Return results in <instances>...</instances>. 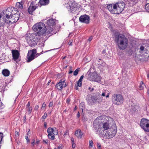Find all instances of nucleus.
<instances>
[{"label":"nucleus","mask_w":149,"mask_h":149,"mask_svg":"<svg viewBox=\"0 0 149 149\" xmlns=\"http://www.w3.org/2000/svg\"><path fill=\"white\" fill-rule=\"evenodd\" d=\"M71 141L72 142V143H74V139L73 137H72L71 138Z\"/></svg>","instance_id":"obj_56"},{"label":"nucleus","mask_w":149,"mask_h":149,"mask_svg":"<svg viewBox=\"0 0 149 149\" xmlns=\"http://www.w3.org/2000/svg\"><path fill=\"white\" fill-rule=\"evenodd\" d=\"M97 102L100 103L102 102L103 97L101 96H99L97 97Z\"/></svg>","instance_id":"obj_27"},{"label":"nucleus","mask_w":149,"mask_h":149,"mask_svg":"<svg viewBox=\"0 0 149 149\" xmlns=\"http://www.w3.org/2000/svg\"><path fill=\"white\" fill-rule=\"evenodd\" d=\"M97 147L98 148H100L101 146L100 143H97Z\"/></svg>","instance_id":"obj_55"},{"label":"nucleus","mask_w":149,"mask_h":149,"mask_svg":"<svg viewBox=\"0 0 149 149\" xmlns=\"http://www.w3.org/2000/svg\"><path fill=\"white\" fill-rule=\"evenodd\" d=\"M62 144H61L60 145L58 146V149H62Z\"/></svg>","instance_id":"obj_46"},{"label":"nucleus","mask_w":149,"mask_h":149,"mask_svg":"<svg viewBox=\"0 0 149 149\" xmlns=\"http://www.w3.org/2000/svg\"><path fill=\"white\" fill-rule=\"evenodd\" d=\"M143 51L146 54H148V56H146L144 58H142L140 59L141 61L143 62L144 61H147L148 59L149 56V46L148 45L146 47L142 46L140 47L139 52L140 53H141L143 52Z\"/></svg>","instance_id":"obj_11"},{"label":"nucleus","mask_w":149,"mask_h":149,"mask_svg":"<svg viewBox=\"0 0 149 149\" xmlns=\"http://www.w3.org/2000/svg\"><path fill=\"white\" fill-rule=\"evenodd\" d=\"M114 41L116 43H118V48L120 49H125L127 46L128 39L124 35L119 33H115Z\"/></svg>","instance_id":"obj_3"},{"label":"nucleus","mask_w":149,"mask_h":149,"mask_svg":"<svg viewBox=\"0 0 149 149\" xmlns=\"http://www.w3.org/2000/svg\"><path fill=\"white\" fill-rule=\"evenodd\" d=\"M42 52L41 53H42ZM41 54L42 53H39L37 54H36H36H35V58L38 57V56H40V54Z\"/></svg>","instance_id":"obj_42"},{"label":"nucleus","mask_w":149,"mask_h":149,"mask_svg":"<svg viewBox=\"0 0 149 149\" xmlns=\"http://www.w3.org/2000/svg\"><path fill=\"white\" fill-rule=\"evenodd\" d=\"M3 137V133L0 132V141H2Z\"/></svg>","instance_id":"obj_35"},{"label":"nucleus","mask_w":149,"mask_h":149,"mask_svg":"<svg viewBox=\"0 0 149 149\" xmlns=\"http://www.w3.org/2000/svg\"><path fill=\"white\" fill-rule=\"evenodd\" d=\"M4 107V105L3 104L1 101L0 100V109Z\"/></svg>","instance_id":"obj_34"},{"label":"nucleus","mask_w":149,"mask_h":149,"mask_svg":"<svg viewBox=\"0 0 149 149\" xmlns=\"http://www.w3.org/2000/svg\"><path fill=\"white\" fill-rule=\"evenodd\" d=\"M80 116V113L79 112H78L77 114V117H78V118H79Z\"/></svg>","instance_id":"obj_59"},{"label":"nucleus","mask_w":149,"mask_h":149,"mask_svg":"<svg viewBox=\"0 0 149 149\" xmlns=\"http://www.w3.org/2000/svg\"><path fill=\"white\" fill-rule=\"evenodd\" d=\"M44 126L46 128L47 127V123L46 122H44Z\"/></svg>","instance_id":"obj_61"},{"label":"nucleus","mask_w":149,"mask_h":149,"mask_svg":"<svg viewBox=\"0 0 149 149\" xmlns=\"http://www.w3.org/2000/svg\"><path fill=\"white\" fill-rule=\"evenodd\" d=\"M15 135L16 136H17L18 137L19 135V132L16 131L15 132Z\"/></svg>","instance_id":"obj_51"},{"label":"nucleus","mask_w":149,"mask_h":149,"mask_svg":"<svg viewBox=\"0 0 149 149\" xmlns=\"http://www.w3.org/2000/svg\"><path fill=\"white\" fill-rule=\"evenodd\" d=\"M89 146L90 147H91V148H92L93 146V141L92 140H90L89 141Z\"/></svg>","instance_id":"obj_37"},{"label":"nucleus","mask_w":149,"mask_h":149,"mask_svg":"<svg viewBox=\"0 0 149 149\" xmlns=\"http://www.w3.org/2000/svg\"><path fill=\"white\" fill-rule=\"evenodd\" d=\"M111 124L109 122V120H108L107 121V122H105L103 123H102V127L103 128V130H104V131L106 132L107 131V130H109L110 128L109 127H111Z\"/></svg>","instance_id":"obj_17"},{"label":"nucleus","mask_w":149,"mask_h":149,"mask_svg":"<svg viewBox=\"0 0 149 149\" xmlns=\"http://www.w3.org/2000/svg\"><path fill=\"white\" fill-rule=\"evenodd\" d=\"M117 132L116 126L114 124L111 126V127L106 132L105 131L104 132L101 136L109 139L114 137L116 134Z\"/></svg>","instance_id":"obj_5"},{"label":"nucleus","mask_w":149,"mask_h":149,"mask_svg":"<svg viewBox=\"0 0 149 149\" xmlns=\"http://www.w3.org/2000/svg\"><path fill=\"white\" fill-rule=\"evenodd\" d=\"M26 39L30 46L33 47L37 45V42L35 39H34L31 37H27Z\"/></svg>","instance_id":"obj_15"},{"label":"nucleus","mask_w":149,"mask_h":149,"mask_svg":"<svg viewBox=\"0 0 149 149\" xmlns=\"http://www.w3.org/2000/svg\"><path fill=\"white\" fill-rule=\"evenodd\" d=\"M75 134L78 138H81L82 136V133L81 132L80 130H78L76 131Z\"/></svg>","instance_id":"obj_21"},{"label":"nucleus","mask_w":149,"mask_h":149,"mask_svg":"<svg viewBox=\"0 0 149 149\" xmlns=\"http://www.w3.org/2000/svg\"><path fill=\"white\" fill-rule=\"evenodd\" d=\"M140 125L145 132H149V120L144 118H142Z\"/></svg>","instance_id":"obj_8"},{"label":"nucleus","mask_w":149,"mask_h":149,"mask_svg":"<svg viewBox=\"0 0 149 149\" xmlns=\"http://www.w3.org/2000/svg\"><path fill=\"white\" fill-rule=\"evenodd\" d=\"M87 101L88 103L89 104H92L91 99H87Z\"/></svg>","instance_id":"obj_36"},{"label":"nucleus","mask_w":149,"mask_h":149,"mask_svg":"<svg viewBox=\"0 0 149 149\" xmlns=\"http://www.w3.org/2000/svg\"><path fill=\"white\" fill-rule=\"evenodd\" d=\"M30 104H31L30 102L29 101L27 105H26V107H31V106H30Z\"/></svg>","instance_id":"obj_40"},{"label":"nucleus","mask_w":149,"mask_h":149,"mask_svg":"<svg viewBox=\"0 0 149 149\" xmlns=\"http://www.w3.org/2000/svg\"><path fill=\"white\" fill-rule=\"evenodd\" d=\"M47 23L48 26H46L45 24L42 22L36 23L33 26L32 29L35 32L36 36H41L46 32L48 34L51 33L53 30V26L55 24L54 20L53 19H49L47 21Z\"/></svg>","instance_id":"obj_1"},{"label":"nucleus","mask_w":149,"mask_h":149,"mask_svg":"<svg viewBox=\"0 0 149 149\" xmlns=\"http://www.w3.org/2000/svg\"><path fill=\"white\" fill-rule=\"evenodd\" d=\"M24 122H25L26 121V116H25L24 117Z\"/></svg>","instance_id":"obj_63"},{"label":"nucleus","mask_w":149,"mask_h":149,"mask_svg":"<svg viewBox=\"0 0 149 149\" xmlns=\"http://www.w3.org/2000/svg\"><path fill=\"white\" fill-rule=\"evenodd\" d=\"M112 100L113 104L117 105L122 104L124 101L123 96L119 94H114L113 95Z\"/></svg>","instance_id":"obj_7"},{"label":"nucleus","mask_w":149,"mask_h":149,"mask_svg":"<svg viewBox=\"0 0 149 149\" xmlns=\"http://www.w3.org/2000/svg\"><path fill=\"white\" fill-rule=\"evenodd\" d=\"M88 75V79L91 81H94L99 82L101 79V77L98 75L96 72H90L89 74H87Z\"/></svg>","instance_id":"obj_9"},{"label":"nucleus","mask_w":149,"mask_h":149,"mask_svg":"<svg viewBox=\"0 0 149 149\" xmlns=\"http://www.w3.org/2000/svg\"><path fill=\"white\" fill-rule=\"evenodd\" d=\"M107 7V9L109 11H111L112 13L114 14V10H113V9H114V5H113V6L112 4H110L108 5Z\"/></svg>","instance_id":"obj_22"},{"label":"nucleus","mask_w":149,"mask_h":149,"mask_svg":"<svg viewBox=\"0 0 149 149\" xmlns=\"http://www.w3.org/2000/svg\"><path fill=\"white\" fill-rule=\"evenodd\" d=\"M126 3V6H132L134 4H136L138 0H124Z\"/></svg>","instance_id":"obj_18"},{"label":"nucleus","mask_w":149,"mask_h":149,"mask_svg":"<svg viewBox=\"0 0 149 149\" xmlns=\"http://www.w3.org/2000/svg\"><path fill=\"white\" fill-rule=\"evenodd\" d=\"M91 100L93 103H94L97 102V97L94 96H92L91 97Z\"/></svg>","instance_id":"obj_28"},{"label":"nucleus","mask_w":149,"mask_h":149,"mask_svg":"<svg viewBox=\"0 0 149 149\" xmlns=\"http://www.w3.org/2000/svg\"><path fill=\"white\" fill-rule=\"evenodd\" d=\"M61 80H63L62 81H63L64 80V81L62 82V83L63 84V87L65 88L67 86V84L66 83V82H65V79L64 78H63Z\"/></svg>","instance_id":"obj_31"},{"label":"nucleus","mask_w":149,"mask_h":149,"mask_svg":"<svg viewBox=\"0 0 149 149\" xmlns=\"http://www.w3.org/2000/svg\"><path fill=\"white\" fill-rule=\"evenodd\" d=\"M70 98H68L67 99V100L66 102L68 104H69V102H70Z\"/></svg>","instance_id":"obj_54"},{"label":"nucleus","mask_w":149,"mask_h":149,"mask_svg":"<svg viewBox=\"0 0 149 149\" xmlns=\"http://www.w3.org/2000/svg\"><path fill=\"white\" fill-rule=\"evenodd\" d=\"M2 73L4 76L7 77L9 76L10 72L8 69H4L2 70Z\"/></svg>","instance_id":"obj_25"},{"label":"nucleus","mask_w":149,"mask_h":149,"mask_svg":"<svg viewBox=\"0 0 149 149\" xmlns=\"http://www.w3.org/2000/svg\"><path fill=\"white\" fill-rule=\"evenodd\" d=\"M125 6H126V3L123 1L118 2L114 4V14H118L120 13L123 10Z\"/></svg>","instance_id":"obj_6"},{"label":"nucleus","mask_w":149,"mask_h":149,"mask_svg":"<svg viewBox=\"0 0 149 149\" xmlns=\"http://www.w3.org/2000/svg\"><path fill=\"white\" fill-rule=\"evenodd\" d=\"M89 16L86 14L81 15L79 18V21L81 22L88 24L90 22Z\"/></svg>","instance_id":"obj_14"},{"label":"nucleus","mask_w":149,"mask_h":149,"mask_svg":"<svg viewBox=\"0 0 149 149\" xmlns=\"http://www.w3.org/2000/svg\"><path fill=\"white\" fill-rule=\"evenodd\" d=\"M23 3L22 1H21L20 2H17L16 3L15 6L19 8H20L21 9H22L23 8Z\"/></svg>","instance_id":"obj_23"},{"label":"nucleus","mask_w":149,"mask_h":149,"mask_svg":"<svg viewBox=\"0 0 149 149\" xmlns=\"http://www.w3.org/2000/svg\"><path fill=\"white\" fill-rule=\"evenodd\" d=\"M48 141V140H47L46 141L45 140H43V142H44L46 144H47V143Z\"/></svg>","instance_id":"obj_64"},{"label":"nucleus","mask_w":149,"mask_h":149,"mask_svg":"<svg viewBox=\"0 0 149 149\" xmlns=\"http://www.w3.org/2000/svg\"><path fill=\"white\" fill-rule=\"evenodd\" d=\"M11 10L10 8H8L6 9V16L3 18V22L0 24V27L3 26L5 23L11 24L18 20L19 17V12L17 11L13 15L10 12Z\"/></svg>","instance_id":"obj_2"},{"label":"nucleus","mask_w":149,"mask_h":149,"mask_svg":"<svg viewBox=\"0 0 149 149\" xmlns=\"http://www.w3.org/2000/svg\"><path fill=\"white\" fill-rule=\"evenodd\" d=\"M39 3L41 5H46L49 4V0H40Z\"/></svg>","instance_id":"obj_24"},{"label":"nucleus","mask_w":149,"mask_h":149,"mask_svg":"<svg viewBox=\"0 0 149 149\" xmlns=\"http://www.w3.org/2000/svg\"><path fill=\"white\" fill-rule=\"evenodd\" d=\"M53 103L52 102H51L49 103V107H52L53 105Z\"/></svg>","instance_id":"obj_49"},{"label":"nucleus","mask_w":149,"mask_h":149,"mask_svg":"<svg viewBox=\"0 0 149 149\" xmlns=\"http://www.w3.org/2000/svg\"><path fill=\"white\" fill-rule=\"evenodd\" d=\"M78 8V6H77V4L74 3L71 4V5H69V8L68 9H70L71 11L72 12L77 10Z\"/></svg>","instance_id":"obj_19"},{"label":"nucleus","mask_w":149,"mask_h":149,"mask_svg":"<svg viewBox=\"0 0 149 149\" xmlns=\"http://www.w3.org/2000/svg\"><path fill=\"white\" fill-rule=\"evenodd\" d=\"M46 107V104L45 102L43 103L42 105L41 109H42L43 108H45Z\"/></svg>","instance_id":"obj_44"},{"label":"nucleus","mask_w":149,"mask_h":149,"mask_svg":"<svg viewBox=\"0 0 149 149\" xmlns=\"http://www.w3.org/2000/svg\"><path fill=\"white\" fill-rule=\"evenodd\" d=\"M84 77V76L83 75H82L80 77L79 79V82L82 81V79Z\"/></svg>","instance_id":"obj_41"},{"label":"nucleus","mask_w":149,"mask_h":149,"mask_svg":"<svg viewBox=\"0 0 149 149\" xmlns=\"http://www.w3.org/2000/svg\"><path fill=\"white\" fill-rule=\"evenodd\" d=\"M102 120L101 119V117L97 118L95 120L93 123V127L95 130L97 134H99L101 136L104 130H102Z\"/></svg>","instance_id":"obj_4"},{"label":"nucleus","mask_w":149,"mask_h":149,"mask_svg":"<svg viewBox=\"0 0 149 149\" xmlns=\"http://www.w3.org/2000/svg\"><path fill=\"white\" fill-rule=\"evenodd\" d=\"M35 2L32 1L30 3V6L28 8V12L30 14H32L33 12L36 9L37 7L35 6Z\"/></svg>","instance_id":"obj_16"},{"label":"nucleus","mask_w":149,"mask_h":149,"mask_svg":"<svg viewBox=\"0 0 149 149\" xmlns=\"http://www.w3.org/2000/svg\"><path fill=\"white\" fill-rule=\"evenodd\" d=\"M68 133V131L67 130L65 131L64 132V135H66V134H67V133Z\"/></svg>","instance_id":"obj_60"},{"label":"nucleus","mask_w":149,"mask_h":149,"mask_svg":"<svg viewBox=\"0 0 149 149\" xmlns=\"http://www.w3.org/2000/svg\"><path fill=\"white\" fill-rule=\"evenodd\" d=\"M145 8L146 11L149 13V3L146 4Z\"/></svg>","instance_id":"obj_32"},{"label":"nucleus","mask_w":149,"mask_h":149,"mask_svg":"<svg viewBox=\"0 0 149 149\" xmlns=\"http://www.w3.org/2000/svg\"><path fill=\"white\" fill-rule=\"evenodd\" d=\"M80 70V68H77L74 72L73 75L74 76H77Z\"/></svg>","instance_id":"obj_30"},{"label":"nucleus","mask_w":149,"mask_h":149,"mask_svg":"<svg viewBox=\"0 0 149 149\" xmlns=\"http://www.w3.org/2000/svg\"><path fill=\"white\" fill-rule=\"evenodd\" d=\"M109 94L110 93L107 90H105L102 93L101 96H106V97L107 98L109 97Z\"/></svg>","instance_id":"obj_26"},{"label":"nucleus","mask_w":149,"mask_h":149,"mask_svg":"<svg viewBox=\"0 0 149 149\" xmlns=\"http://www.w3.org/2000/svg\"><path fill=\"white\" fill-rule=\"evenodd\" d=\"M72 41L71 40H70L69 41L68 44L69 45H72Z\"/></svg>","instance_id":"obj_53"},{"label":"nucleus","mask_w":149,"mask_h":149,"mask_svg":"<svg viewBox=\"0 0 149 149\" xmlns=\"http://www.w3.org/2000/svg\"><path fill=\"white\" fill-rule=\"evenodd\" d=\"M144 84L142 81H141L139 86V88L140 90H142L143 89V86Z\"/></svg>","instance_id":"obj_29"},{"label":"nucleus","mask_w":149,"mask_h":149,"mask_svg":"<svg viewBox=\"0 0 149 149\" xmlns=\"http://www.w3.org/2000/svg\"><path fill=\"white\" fill-rule=\"evenodd\" d=\"M77 85L79 87H81L82 85V81L79 82V81L78 80L77 81Z\"/></svg>","instance_id":"obj_38"},{"label":"nucleus","mask_w":149,"mask_h":149,"mask_svg":"<svg viewBox=\"0 0 149 149\" xmlns=\"http://www.w3.org/2000/svg\"><path fill=\"white\" fill-rule=\"evenodd\" d=\"M75 144L74 143H72V148H74L75 147Z\"/></svg>","instance_id":"obj_50"},{"label":"nucleus","mask_w":149,"mask_h":149,"mask_svg":"<svg viewBox=\"0 0 149 149\" xmlns=\"http://www.w3.org/2000/svg\"><path fill=\"white\" fill-rule=\"evenodd\" d=\"M47 116V114L46 113H44V115L42 116V118L43 119H45Z\"/></svg>","instance_id":"obj_39"},{"label":"nucleus","mask_w":149,"mask_h":149,"mask_svg":"<svg viewBox=\"0 0 149 149\" xmlns=\"http://www.w3.org/2000/svg\"><path fill=\"white\" fill-rule=\"evenodd\" d=\"M26 108L28 110V111L29 113V114H30L31 112L32 108V107H26Z\"/></svg>","instance_id":"obj_33"},{"label":"nucleus","mask_w":149,"mask_h":149,"mask_svg":"<svg viewBox=\"0 0 149 149\" xmlns=\"http://www.w3.org/2000/svg\"><path fill=\"white\" fill-rule=\"evenodd\" d=\"M32 141H33L31 143V144L33 146H34L35 144V142L36 140H35V139H33Z\"/></svg>","instance_id":"obj_47"},{"label":"nucleus","mask_w":149,"mask_h":149,"mask_svg":"<svg viewBox=\"0 0 149 149\" xmlns=\"http://www.w3.org/2000/svg\"><path fill=\"white\" fill-rule=\"evenodd\" d=\"M80 106H81L82 107H84V104L83 103H81L80 104Z\"/></svg>","instance_id":"obj_62"},{"label":"nucleus","mask_w":149,"mask_h":149,"mask_svg":"<svg viewBox=\"0 0 149 149\" xmlns=\"http://www.w3.org/2000/svg\"><path fill=\"white\" fill-rule=\"evenodd\" d=\"M39 108V105H36L34 108V110L36 111L37 110H38Z\"/></svg>","instance_id":"obj_43"},{"label":"nucleus","mask_w":149,"mask_h":149,"mask_svg":"<svg viewBox=\"0 0 149 149\" xmlns=\"http://www.w3.org/2000/svg\"><path fill=\"white\" fill-rule=\"evenodd\" d=\"M93 39V37L92 36L90 37L88 39V41L90 42Z\"/></svg>","instance_id":"obj_52"},{"label":"nucleus","mask_w":149,"mask_h":149,"mask_svg":"<svg viewBox=\"0 0 149 149\" xmlns=\"http://www.w3.org/2000/svg\"><path fill=\"white\" fill-rule=\"evenodd\" d=\"M36 52V50L35 49L29 50L26 58L27 62H30L35 58V54Z\"/></svg>","instance_id":"obj_10"},{"label":"nucleus","mask_w":149,"mask_h":149,"mask_svg":"<svg viewBox=\"0 0 149 149\" xmlns=\"http://www.w3.org/2000/svg\"><path fill=\"white\" fill-rule=\"evenodd\" d=\"M39 142H40V140H38V139H37L36 140V143L38 145L39 144Z\"/></svg>","instance_id":"obj_57"},{"label":"nucleus","mask_w":149,"mask_h":149,"mask_svg":"<svg viewBox=\"0 0 149 149\" xmlns=\"http://www.w3.org/2000/svg\"><path fill=\"white\" fill-rule=\"evenodd\" d=\"M62 80H63L60 79L59 82L57 83L55 86V87H56L58 89L60 90H61L63 88V86L62 82L64 81V80L62 81Z\"/></svg>","instance_id":"obj_20"},{"label":"nucleus","mask_w":149,"mask_h":149,"mask_svg":"<svg viewBox=\"0 0 149 149\" xmlns=\"http://www.w3.org/2000/svg\"><path fill=\"white\" fill-rule=\"evenodd\" d=\"M25 139H26L27 142H29L30 141L29 139H28V135L25 136Z\"/></svg>","instance_id":"obj_45"},{"label":"nucleus","mask_w":149,"mask_h":149,"mask_svg":"<svg viewBox=\"0 0 149 149\" xmlns=\"http://www.w3.org/2000/svg\"><path fill=\"white\" fill-rule=\"evenodd\" d=\"M69 74H70L72 73L73 72V71L72 70H70V69H69Z\"/></svg>","instance_id":"obj_58"},{"label":"nucleus","mask_w":149,"mask_h":149,"mask_svg":"<svg viewBox=\"0 0 149 149\" xmlns=\"http://www.w3.org/2000/svg\"><path fill=\"white\" fill-rule=\"evenodd\" d=\"M47 132L48 133V138L51 140H54L55 138L54 135H57L58 134L57 130L55 132V130L53 128L50 127L48 128Z\"/></svg>","instance_id":"obj_12"},{"label":"nucleus","mask_w":149,"mask_h":149,"mask_svg":"<svg viewBox=\"0 0 149 149\" xmlns=\"http://www.w3.org/2000/svg\"><path fill=\"white\" fill-rule=\"evenodd\" d=\"M13 59L16 63H18L20 61V59H19L20 54L17 50L13 49L12 51Z\"/></svg>","instance_id":"obj_13"},{"label":"nucleus","mask_w":149,"mask_h":149,"mask_svg":"<svg viewBox=\"0 0 149 149\" xmlns=\"http://www.w3.org/2000/svg\"><path fill=\"white\" fill-rule=\"evenodd\" d=\"M94 89V88H91L90 87H89L88 88V90L89 91H90L91 92H92Z\"/></svg>","instance_id":"obj_48"}]
</instances>
